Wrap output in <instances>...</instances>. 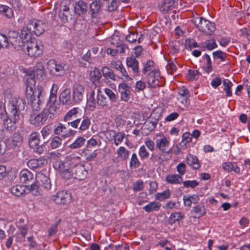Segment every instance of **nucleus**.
I'll return each mask as SVG.
<instances>
[{
  "label": "nucleus",
  "mask_w": 250,
  "mask_h": 250,
  "mask_svg": "<svg viewBox=\"0 0 250 250\" xmlns=\"http://www.w3.org/2000/svg\"><path fill=\"white\" fill-rule=\"evenodd\" d=\"M26 85V98L32 109L37 111L40 109V106L44 101L43 88L40 85L35 86L34 80L32 79L27 80Z\"/></svg>",
  "instance_id": "nucleus-1"
},
{
  "label": "nucleus",
  "mask_w": 250,
  "mask_h": 250,
  "mask_svg": "<svg viewBox=\"0 0 250 250\" xmlns=\"http://www.w3.org/2000/svg\"><path fill=\"white\" fill-rule=\"evenodd\" d=\"M56 112L54 106H50L49 108L44 109L41 112H33L30 117V123L36 126L42 125L44 124L47 119L53 118Z\"/></svg>",
  "instance_id": "nucleus-2"
},
{
  "label": "nucleus",
  "mask_w": 250,
  "mask_h": 250,
  "mask_svg": "<svg viewBox=\"0 0 250 250\" xmlns=\"http://www.w3.org/2000/svg\"><path fill=\"white\" fill-rule=\"evenodd\" d=\"M25 102L19 97H11L7 105L6 114L12 115L20 118L21 111L24 110Z\"/></svg>",
  "instance_id": "nucleus-3"
},
{
  "label": "nucleus",
  "mask_w": 250,
  "mask_h": 250,
  "mask_svg": "<svg viewBox=\"0 0 250 250\" xmlns=\"http://www.w3.org/2000/svg\"><path fill=\"white\" fill-rule=\"evenodd\" d=\"M199 30L208 35H211L215 30L213 23L202 17H198L193 21Z\"/></svg>",
  "instance_id": "nucleus-4"
},
{
  "label": "nucleus",
  "mask_w": 250,
  "mask_h": 250,
  "mask_svg": "<svg viewBox=\"0 0 250 250\" xmlns=\"http://www.w3.org/2000/svg\"><path fill=\"white\" fill-rule=\"evenodd\" d=\"M8 36L9 37L10 44L16 49L25 51L26 42L21 39L17 31H10L8 32Z\"/></svg>",
  "instance_id": "nucleus-5"
},
{
  "label": "nucleus",
  "mask_w": 250,
  "mask_h": 250,
  "mask_svg": "<svg viewBox=\"0 0 250 250\" xmlns=\"http://www.w3.org/2000/svg\"><path fill=\"white\" fill-rule=\"evenodd\" d=\"M27 50L28 55L31 57H39L42 52L43 46L40 42L38 43L35 39L27 42L25 50Z\"/></svg>",
  "instance_id": "nucleus-6"
},
{
  "label": "nucleus",
  "mask_w": 250,
  "mask_h": 250,
  "mask_svg": "<svg viewBox=\"0 0 250 250\" xmlns=\"http://www.w3.org/2000/svg\"><path fill=\"white\" fill-rule=\"evenodd\" d=\"M47 68L50 73L55 76H63L67 69V66L63 63H57L54 60H50L47 62Z\"/></svg>",
  "instance_id": "nucleus-7"
},
{
  "label": "nucleus",
  "mask_w": 250,
  "mask_h": 250,
  "mask_svg": "<svg viewBox=\"0 0 250 250\" xmlns=\"http://www.w3.org/2000/svg\"><path fill=\"white\" fill-rule=\"evenodd\" d=\"M27 27L29 31L32 32V33L36 36H40L44 32L46 25L42 21L32 19L28 21Z\"/></svg>",
  "instance_id": "nucleus-8"
},
{
  "label": "nucleus",
  "mask_w": 250,
  "mask_h": 250,
  "mask_svg": "<svg viewBox=\"0 0 250 250\" xmlns=\"http://www.w3.org/2000/svg\"><path fill=\"white\" fill-rule=\"evenodd\" d=\"M19 120L20 117L7 114L2 118L4 128L10 132H14L17 129L16 123Z\"/></svg>",
  "instance_id": "nucleus-9"
},
{
  "label": "nucleus",
  "mask_w": 250,
  "mask_h": 250,
  "mask_svg": "<svg viewBox=\"0 0 250 250\" xmlns=\"http://www.w3.org/2000/svg\"><path fill=\"white\" fill-rule=\"evenodd\" d=\"M80 132H83L88 129L91 124L90 119L86 116H83L82 119H77L71 122H68V125H71L74 128H78Z\"/></svg>",
  "instance_id": "nucleus-10"
},
{
  "label": "nucleus",
  "mask_w": 250,
  "mask_h": 250,
  "mask_svg": "<svg viewBox=\"0 0 250 250\" xmlns=\"http://www.w3.org/2000/svg\"><path fill=\"white\" fill-rule=\"evenodd\" d=\"M52 200L58 205H67L71 201V194L66 191H59L52 197Z\"/></svg>",
  "instance_id": "nucleus-11"
},
{
  "label": "nucleus",
  "mask_w": 250,
  "mask_h": 250,
  "mask_svg": "<svg viewBox=\"0 0 250 250\" xmlns=\"http://www.w3.org/2000/svg\"><path fill=\"white\" fill-rule=\"evenodd\" d=\"M59 169L62 177L64 179H69L73 177L72 165L68 161L60 164Z\"/></svg>",
  "instance_id": "nucleus-12"
},
{
  "label": "nucleus",
  "mask_w": 250,
  "mask_h": 250,
  "mask_svg": "<svg viewBox=\"0 0 250 250\" xmlns=\"http://www.w3.org/2000/svg\"><path fill=\"white\" fill-rule=\"evenodd\" d=\"M155 143L156 148L162 152L166 153L167 154L171 153V148H169V141L165 136H163L160 138H157Z\"/></svg>",
  "instance_id": "nucleus-13"
},
{
  "label": "nucleus",
  "mask_w": 250,
  "mask_h": 250,
  "mask_svg": "<svg viewBox=\"0 0 250 250\" xmlns=\"http://www.w3.org/2000/svg\"><path fill=\"white\" fill-rule=\"evenodd\" d=\"M161 79L160 72L156 69L153 70L149 73L147 77V83L149 86L151 88L160 86L161 84H160V80Z\"/></svg>",
  "instance_id": "nucleus-14"
},
{
  "label": "nucleus",
  "mask_w": 250,
  "mask_h": 250,
  "mask_svg": "<svg viewBox=\"0 0 250 250\" xmlns=\"http://www.w3.org/2000/svg\"><path fill=\"white\" fill-rule=\"evenodd\" d=\"M73 177L79 180H82L86 177L87 171L84 167L81 164L72 166Z\"/></svg>",
  "instance_id": "nucleus-15"
},
{
  "label": "nucleus",
  "mask_w": 250,
  "mask_h": 250,
  "mask_svg": "<svg viewBox=\"0 0 250 250\" xmlns=\"http://www.w3.org/2000/svg\"><path fill=\"white\" fill-rule=\"evenodd\" d=\"M36 182L46 190L51 188V184L49 178L42 172H39L36 174Z\"/></svg>",
  "instance_id": "nucleus-16"
},
{
  "label": "nucleus",
  "mask_w": 250,
  "mask_h": 250,
  "mask_svg": "<svg viewBox=\"0 0 250 250\" xmlns=\"http://www.w3.org/2000/svg\"><path fill=\"white\" fill-rule=\"evenodd\" d=\"M84 89L83 85L75 84L73 88V99L76 103H80L83 99Z\"/></svg>",
  "instance_id": "nucleus-17"
},
{
  "label": "nucleus",
  "mask_w": 250,
  "mask_h": 250,
  "mask_svg": "<svg viewBox=\"0 0 250 250\" xmlns=\"http://www.w3.org/2000/svg\"><path fill=\"white\" fill-rule=\"evenodd\" d=\"M118 90L121 95V100L125 102H128L130 99L131 95L130 86L125 83H122L119 84Z\"/></svg>",
  "instance_id": "nucleus-18"
},
{
  "label": "nucleus",
  "mask_w": 250,
  "mask_h": 250,
  "mask_svg": "<svg viewBox=\"0 0 250 250\" xmlns=\"http://www.w3.org/2000/svg\"><path fill=\"white\" fill-rule=\"evenodd\" d=\"M174 3L175 0H163L159 4V9L163 14H166L173 8Z\"/></svg>",
  "instance_id": "nucleus-19"
},
{
  "label": "nucleus",
  "mask_w": 250,
  "mask_h": 250,
  "mask_svg": "<svg viewBox=\"0 0 250 250\" xmlns=\"http://www.w3.org/2000/svg\"><path fill=\"white\" fill-rule=\"evenodd\" d=\"M157 121L158 119L151 115L145 122L143 129L147 130L148 133L150 132L155 128L158 123Z\"/></svg>",
  "instance_id": "nucleus-20"
},
{
  "label": "nucleus",
  "mask_w": 250,
  "mask_h": 250,
  "mask_svg": "<svg viewBox=\"0 0 250 250\" xmlns=\"http://www.w3.org/2000/svg\"><path fill=\"white\" fill-rule=\"evenodd\" d=\"M74 11L78 15L85 14L87 11V4L82 0L78 1L75 4Z\"/></svg>",
  "instance_id": "nucleus-21"
},
{
  "label": "nucleus",
  "mask_w": 250,
  "mask_h": 250,
  "mask_svg": "<svg viewBox=\"0 0 250 250\" xmlns=\"http://www.w3.org/2000/svg\"><path fill=\"white\" fill-rule=\"evenodd\" d=\"M33 174L28 169H23L20 173V179L21 182L28 184L33 180Z\"/></svg>",
  "instance_id": "nucleus-22"
},
{
  "label": "nucleus",
  "mask_w": 250,
  "mask_h": 250,
  "mask_svg": "<svg viewBox=\"0 0 250 250\" xmlns=\"http://www.w3.org/2000/svg\"><path fill=\"white\" fill-rule=\"evenodd\" d=\"M126 65L128 67L131 68L134 74H137L139 72V62L133 57H130L126 59Z\"/></svg>",
  "instance_id": "nucleus-23"
},
{
  "label": "nucleus",
  "mask_w": 250,
  "mask_h": 250,
  "mask_svg": "<svg viewBox=\"0 0 250 250\" xmlns=\"http://www.w3.org/2000/svg\"><path fill=\"white\" fill-rule=\"evenodd\" d=\"M71 130H67L66 127L62 124L60 123L56 126L54 130L55 134L61 135L62 137L65 138L70 136Z\"/></svg>",
  "instance_id": "nucleus-24"
},
{
  "label": "nucleus",
  "mask_w": 250,
  "mask_h": 250,
  "mask_svg": "<svg viewBox=\"0 0 250 250\" xmlns=\"http://www.w3.org/2000/svg\"><path fill=\"white\" fill-rule=\"evenodd\" d=\"M186 162L188 165L194 169H198L201 167L197 157L193 155L188 154L186 157Z\"/></svg>",
  "instance_id": "nucleus-25"
},
{
  "label": "nucleus",
  "mask_w": 250,
  "mask_h": 250,
  "mask_svg": "<svg viewBox=\"0 0 250 250\" xmlns=\"http://www.w3.org/2000/svg\"><path fill=\"white\" fill-rule=\"evenodd\" d=\"M192 138L191 134L186 132L182 135V140L179 143V147L181 149H186L189 146Z\"/></svg>",
  "instance_id": "nucleus-26"
},
{
  "label": "nucleus",
  "mask_w": 250,
  "mask_h": 250,
  "mask_svg": "<svg viewBox=\"0 0 250 250\" xmlns=\"http://www.w3.org/2000/svg\"><path fill=\"white\" fill-rule=\"evenodd\" d=\"M12 193L16 196L20 197L27 193L26 186L23 185H16L11 189Z\"/></svg>",
  "instance_id": "nucleus-27"
},
{
  "label": "nucleus",
  "mask_w": 250,
  "mask_h": 250,
  "mask_svg": "<svg viewBox=\"0 0 250 250\" xmlns=\"http://www.w3.org/2000/svg\"><path fill=\"white\" fill-rule=\"evenodd\" d=\"M60 101L63 104H69L71 103V90L70 89H64L60 94Z\"/></svg>",
  "instance_id": "nucleus-28"
},
{
  "label": "nucleus",
  "mask_w": 250,
  "mask_h": 250,
  "mask_svg": "<svg viewBox=\"0 0 250 250\" xmlns=\"http://www.w3.org/2000/svg\"><path fill=\"white\" fill-rule=\"evenodd\" d=\"M166 153L161 152L158 154L155 153L151 154L149 158L151 162L154 164L157 163L158 165L162 164L167 159L165 158Z\"/></svg>",
  "instance_id": "nucleus-29"
},
{
  "label": "nucleus",
  "mask_w": 250,
  "mask_h": 250,
  "mask_svg": "<svg viewBox=\"0 0 250 250\" xmlns=\"http://www.w3.org/2000/svg\"><path fill=\"white\" fill-rule=\"evenodd\" d=\"M46 73L42 62H39L36 64L34 71V76L38 79L43 78L45 76Z\"/></svg>",
  "instance_id": "nucleus-30"
},
{
  "label": "nucleus",
  "mask_w": 250,
  "mask_h": 250,
  "mask_svg": "<svg viewBox=\"0 0 250 250\" xmlns=\"http://www.w3.org/2000/svg\"><path fill=\"white\" fill-rule=\"evenodd\" d=\"M166 181L171 184H179L183 182V179L181 175L174 174L167 175L166 177Z\"/></svg>",
  "instance_id": "nucleus-31"
},
{
  "label": "nucleus",
  "mask_w": 250,
  "mask_h": 250,
  "mask_svg": "<svg viewBox=\"0 0 250 250\" xmlns=\"http://www.w3.org/2000/svg\"><path fill=\"white\" fill-rule=\"evenodd\" d=\"M45 163V160L43 159H31L29 160L27 163V165L28 167L31 169H36L38 167H41Z\"/></svg>",
  "instance_id": "nucleus-32"
},
{
  "label": "nucleus",
  "mask_w": 250,
  "mask_h": 250,
  "mask_svg": "<svg viewBox=\"0 0 250 250\" xmlns=\"http://www.w3.org/2000/svg\"><path fill=\"white\" fill-rule=\"evenodd\" d=\"M103 76L106 79H110L113 81L116 80V76L114 74L113 70L109 67L104 66L102 69Z\"/></svg>",
  "instance_id": "nucleus-33"
},
{
  "label": "nucleus",
  "mask_w": 250,
  "mask_h": 250,
  "mask_svg": "<svg viewBox=\"0 0 250 250\" xmlns=\"http://www.w3.org/2000/svg\"><path fill=\"white\" fill-rule=\"evenodd\" d=\"M27 192H30L35 196H40L42 194V190L41 188L35 183L32 184L30 186H26Z\"/></svg>",
  "instance_id": "nucleus-34"
},
{
  "label": "nucleus",
  "mask_w": 250,
  "mask_h": 250,
  "mask_svg": "<svg viewBox=\"0 0 250 250\" xmlns=\"http://www.w3.org/2000/svg\"><path fill=\"white\" fill-rule=\"evenodd\" d=\"M223 168L225 170L229 172L234 171L236 173H239L240 172V168L235 163H225L223 164Z\"/></svg>",
  "instance_id": "nucleus-35"
},
{
  "label": "nucleus",
  "mask_w": 250,
  "mask_h": 250,
  "mask_svg": "<svg viewBox=\"0 0 250 250\" xmlns=\"http://www.w3.org/2000/svg\"><path fill=\"white\" fill-rule=\"evenodd\" d=\"M129 151L124 146H120L116 151L117 157L122 160H127L129 155Z\"/></svg>",
  "instance_id": "nucleus-36"
},
{
  "label": "nucleus",
  "mask_w": 250,
  "mask_h": 250,
  "mask_svg": "<svg viewBox=\"0 0 250 250\" xmlns=\"http://www.w3.org/2000/svg\"><path fill=\"white\" fill-rule=\"evenodd\" d=\"M101 5L102 4L100 0H96L90 4L89 8L91 12L92 18L95 17V15L97 14L99 12Z\"/></svg>",
  "instance_id": "nucleus-37"
},
{
  "label": "nucleus",
  "mask_w": 250,
  "mask_h": 250,
  "mask_svg": "<svg viewBox=\"0 0 250 250\" xmlns=\"http://www.w3.org/2000/svg\"><path fill=\"white\" fill-rule=\"evenodd\" d=\"M40 136L37 132H32L30 136L29 140V145L30 146L32 147H35L40 143Z\"/></svg>",
  "instance_id": "nucleus-38"
},
{
  "label": "nucleus",
  "mask_w": 250,
  "mask_h": 250,
  "mask_svg": "<svg viewBox=\"0 0 250 250\" xmlns=\"http://www.w3.org/2000/svg\"><path fill=\"white\" fill-rule=\"evenodd\" d=\"M79 110V109L78 107H74L70 110L65 115L63 119L64 121L69 122V121L76 118Z\"/></svg>",
  "instance_id": "nucleus-39"
},
{
  "label": "nucleus",
  "mask_w": 250,
  "mask_h": 250,
  "mask_svg": "<svg viewBox=\"0 0 250 250\" xmlns=\"http://www.w3.org/2000/svg\"><path fill=\"white\" fill-rule=\"evenodd\" d=\"M200 47L204 50L208 49L211 50L217 47V45L214 40H209L202 42L200 44Z\"/></svg>",
  "instance_id": "nucleus-40"
},
{
  "label": "nucleus",
  "mask_w": 250,
  "mask_h": 250,
  "mask_svg": "<svg viewBox=\"0 0 250 250\" xmlns=\"http://www.w3.org/2000/svg\"><path fill=\"white\" fill-rule=\"evenodd\" d=\"M19 231V235H21L19 237V241L20 242L24 241L25 237L27 233L28 227V224H24L21 226H19L17 227Z\"/></svg>",
  "instance_id": "nucleus-41"
},
{
  "label": "nucleus",
  "mask_w": 250,
  "mask_h": 250,
  "mask_svg": "<svg viewBox=\"0 0 250 250\" xmlns=\"http://www.w3.org/2000/svg\"><path fill=\"white\" fill-rule=\"evenodd\" d=\"M97 104L98 105L102 107H104L107 105L106 98L99 89H98Z\"/></svg>",
  "instance_id": "nucleus-42"
},
{
  "label": "nucleus",
  "mask_w": 250,
  "mask_h": 250,
  "mask_svg": "<svg viewBox=\"0 0 250 250\" xmlns=\"http://www.w3.org/2000/svg\"><path fill=\"white\" fill-rule=\"evenodd\" d=\"M86 140L83 137H79L71 145L69 146V147L71 149H78L81 147L83 146Z\"/></svg>",
  "instance_id": "nucleus-43"
},
{
  "label": "nucleus",
  "mask_w": 250,
  "mask_h": 250,
  "mask_svg": "<svg viewBox=\"0 0 250 250\" xmlns=\"http://www.w3.org/2000/svg\"><path fill=\"white\" fill-rule=\"evenodd\" d=\"M0 13H2L7 18H10L13 15L12 9L3 5H0Z\"/></svg>",
  "instance_id": "nucleus-44"
},
{
  "label": "nucleus",
  "mask_w": 250,
  "mask_h": 250,
  "mask_svg": "<svg viewBox=\"0 0 250 250\" xmlns=\"http://www.w3.org/2000/svg\"><path fill=\"white\" fill-rule=\"evenodd\" d=\"M192 213L195 214V217L199 218L204 215L206 213L205 209L203 206L197 205L193 208Z\"/></svg>",
  "instance_id": "nucleus-45"
},
{
  "label": "nucleus",
  "mask_w": 250,
  "mask_h": 250,
  "mask_svg": "<svg viewBox=\"0 0 250 250\" xmlns=\"http://www.w3.org/2000/svg\"><path fill=\"white\" fill-rule=\"evenodd\" d=\"M31 33H32V32L29 31L27 25L26 27L23 28L21 30L20 37L21 39L24 40L25 42L27 43V42H29L31 41L29 40L31 38Z\"/></svg>",
  "instance_id": "nucleus-46"
},
{
  "label": "nucleus",
  "mask_w": 250,
  "mask_h": 250,
  "mask_svg": "<svg viewBox=\"0 0 250 250\" xmlns=\"http://www.w3.org/2000/svg\"><path fill=\"white\" fill-rule=\"evenodd\" d=\"M141 166V163L139 161L137 154L135 153H132L129 163L130 167L137 168Z\"/></svg>",
  "instance_id": "nucleus-47"
},
{
  "label": "nucleus",
  "mask_w": 250,
  "mask_h": 250,
  "mask_svg": "<svg viewBox=\"0 0 250 250\" xmlns=\"http://www.w3.org/2000/svg\"><path fill=\"white\" fill-rule=\"evenodd\" d=\"M160 208V205L157 202H151L144 207L145 210L147 212L152 211H158Z\"/></svg>",
  "instance_id": "nucleus-48"
},
{
  "label": "nucleus",
  "mask_w": 250,
  "mask_h": 250,
  "mask_svg": "<svg viewBox=\"0 0 250 250\" xmlns=\"http://www.w3.org/2000/svg\"><path fill=\"white\" fill-rule=\"evenodd\" d=\"M94 96L95 92L92 90L90 92L89 98L87 100V105L90 110L94 109L96 106L97 102H96Z\"/></svg>",
  "instance_id": "nucleus-49"
},
{
  "label": "nucleus",
  "mask_w": 250,
  "mask_h": 250,
  "mask_svg": "<svg viewBox=\"0 0 250 250\" xmlns=\"http://www.w3.org/2000/svg\"><path fill=\"white\" fill-rule=\"evenodd\" d=\"M9 44V37H7L4 34H0V49L2 48H8Z\"/></svg>",
  "instance_id": "nucleus-50"
},
{
  "label": "nucleus",
  "mask_w": 250,
  "mask_h": 250,
  "mask_svg": "<svg viewBox=\"0 0 250 250\" xmlns=\"http://www.w3.org/2000/svg\"><path fill=\"white\" fill-rule=\"evenodd\" d=\"M125 137V134L123 132H119L114 133L113 136L114 143L116 146H119L123 141Z\"/></svg>",
  "instance_id": "nucleus-51"
},
{
  "label": "nucleus",
  "mask_w": 250,
  "mask_h": 250,
  "mask_svg": "<svg viewBox=\"0 0 250 250\" xmlns=\"http://www.w3.org/2000/svg\"><path fill=\"white\" fill-rule=\"evenodd\" d=\"M200 73L197 70L188 69L187 78L189 80L195 81L197 80L199 77Z\"/></svg>",
  "instance_id": "nucleus-52"
},
{
  "label": "nucleus",
  "mask_w": 250,
  "mask_h": 250,
  "mask_svg": "<svg viewBox=\"0 0 250 250\" xmlns=\"http://www.w3.org/2000/svg\"><path fill=\"white\" fill-rule=\"evenodd\" d=\"M223 85H224V90L226 93V96L228 97L231 96L232 95L231 87L232 85L231 82L229 80L225 79L223 81Z\"/></svg>",
  "instance_id": "nucleus-53"
},
{
  "label": "nucleus",
  "mask_w": 250,
  "mask_h": 250,
  "mask_svg": "<svg viewBox=\"0 0 250 250\" xmlns=\"http://www.w3.org/2000/svg\"><path fill=\"white\" fill-rule=\"evenodd\" d=\"M22 141V137L19 132H15L12 136V143L14 146H18Z\"/></svg>",
  "instance_id": "nucleus-54"
},
{
  "label": "nucleus",
  "mask_w": 250,
  "mask_h": 250,
  "mask_svg": "<svg viewBox=\"0 0 250 250\" xmlns=\"http://www.w3.org/2000/svg\"><path fill=\"white\" fill-rule=\"evenodd\" d=\"M170 193L169 189L165 190L161 193L156 194L155 198L159 201H163L168 199L170 197Z\"/></svg>",
  "instance_id": "nucleus-55"
},
{
  "label": "nucleus",
  "mask_w": 250,
  "mask_h": 250,
  "mask_svg": "<svg viewBox=\"0 0 250 250\" xmlns=\"http://www.w3.org/2000/svg\"><path fill=\"white\" fill-rule=\"evenodd\" d=\"M62 143V139L58 136L53 137L50 142V146L53 149L59 147Z\"/></svg>",
  "instance_id": "nucleus-56"
},
{
  "label": "nucleus",
  "mask_w": 250,
  "mask_h": 250,
  "mask_svg": "<svg viewBox=\"0 0 250 250\" xmlns=\"http://www.w3.org/2000/svg\"><path fill=\"white\" fill-rule=\"evenodd\" d=\"M184 218L183 215L180 212H175L172 213L169 218V222L170 224H173L176 221L181 220Z\"/></svg>",
  "instance_id": "nucleus-57"
},
{
  "label": "nucleus",
  "mask_w": 250,
  "mask_h": 250,
  "mask_svg": "<svg viewBox=\"0 0 250 250\" xmlns=\"http://www.w3.org/2000/svg\"><path fill=\"white\" fill-rule=\"evenodd\" d=\"M88 150L87 149H85L83 151L82 155H83L84 157L87 160V161H92L94 160L97 156V153H96V151H94V152L91 153L90 154H88L87 153V151Z\"/></svg>",
  "instance_id": "nucleus-58"
},
{
  "label": "nucleus",
  "mask_w": 250,
  "mask_h": 250,
  "mask_svg": "<svg viewBox=\"0 0 250 250\" xmlns=\"http://www.w3.org/2000/svg\"><path fill=\"white\" fill-rule=\"evenodd\" d=\"M104 92L111 102H115L117 101V96L110 89L105 88Z\"/></svg>",
  "instance_id": "nucleus-59"
},
{
  "label": "nucleus",
  "mask_w": 250,
  "mask_h": 250,
  "mask_svg": "<svg viewBox=\"0 0 250 250\" xmlns=\"http://www.w3.org/2000/svg\"><path fill=\"white\" fill-rule=\"evenodd\" d=\"M204 59L206 60L207 61L206 65L205 67V71L207 73H209L212 70V65H211V62L209 55L207 54H205L203 56Z\"/></svg>",
  "instance_id": "nucleus-60"
},
{
  "label": "nucleus",
  "mask_w": 250,
  "mask_h": 250,
  "mask_svg": "<svg viewBox=\"0 0 250 250\" xmlns=\"http://www.w3.org/2000/svg\"><path fill=\"white\" fill-rule=\"evenodd\" d=\"M139 155L142 160L147 159L149 156V153L145 146H142L139 150Z\"/></svg>",
  "instance_id": "nucleus-61"
},
{
  "label": "nucleus",
  "mask_w": 250,
  "mask_h": 250,
  "mask_svg": "<svg viewBox=\"0 0 250 250\" xmlns=\"http://www.w3.org/2000/svg\"><path fill=\"white\" fill-rule=\"evenodd\" d=\"M212 55L214 59L218 58L222 61H225L227 57L226 54L220 50L213 52Z\"/></svg>",
  "instance_id": "nucleus-62"
},
{
  "label": "nucleus",
  "mask_w": 250,
  "mask_h": 250,
  "mask_svg": "<svg viewBox=\"0 0 250 250\" xmlns=\"http://www.w3.org/2000/svg\"><path fill=\"white\" fill-rule=\"evenodd\" d=\"M61 220H59L57 222H56L55 224L51 225L50 229H49L48 231V235L49 236H51L55 234L58 231V226L59 224H60Z\"/></svg>",
  "instance_id": "nucleus-63"
},
{
  "label": "nucleus",
  "mask_w": 250,
  "mask_h": 250,
  "mask_svg": "<svg viewBox=\"0 0 250 250\" xmlns=\"http://www.w3.org/2000/svg\"><path fill=\"white\" fill-rule=\"evenodd\" d=\"M92 81L94 82L99 81L101 78V74L99 70H94L91 73Z\"/></svg>",
  "instance_id": "nucleus-64"
}]
</instances>
